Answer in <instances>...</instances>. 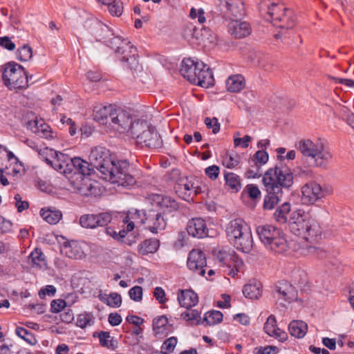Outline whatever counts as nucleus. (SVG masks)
Wrapping results in <instances>:
<instances>
[{"instance_id": "obj_1", "label": "nucleus", "mask_w": 354, "mask_h": 354, "mask_svg": "<svg viewBox=\"0 0 354 354\" xmlns=\"http://www.w3.org/2000/svg\"><path fill=\"white\" fill-rule=\"evenodd\" d=\"M91 165L96 168L102 178L118 186L132 187L136 178L129 172V164L127 160L117 162L111 158L110 151L103 147L93 149L89 155Z\"/></svg>"}, {"instance_id": "obj_2", "label": "nucleus", "mask_w": 354, "mask_h": 354, "mask_svg": "<svg viewBox=\"0 0 354 354\" xmlns=\"http://www.w3.org/2000/svg\"><path fill=\"white\" fill-rule=\"evenodd\" d=\"M181 75L192 84L209 88L214 85L213 73L209 67L202 62L185 58L181 62Z\"/></svg>"}, {"instance_id": "obj_3", "label": "nucleus", "mask_w": 354, "mask_h": 354, "mask_svg": "<svg viewBox=\"0 0 354 354\" xmlns=\"http://www.w3.org/2000/svg\"><path fill=\"white\" fill-rule=\"evenodd\" d=\"M225 232L228 241L237 250L244 253L250 252L253 245L252 233L243 219L230 221L226 225Z\"/></svg>"}, {"instance_id": "obj_4", "label": "nucleus", "mask_w": 354, "mask_h": 354, "mask_svg": "<svg viewBox=\"0 0 354 354\" xmlns=\"http://www.w3.org/2000/svg\"><path fill=\"white\" fill-rule=\"evenodd\" d=\"M304 158L311 161L310 166L326 169L332 159V154L323 142L310 139L300 140L295 145Z\"/></svg>"}, {"instance_id": "obj_5", "label": "nucleus", "mask_w": 354, "mask_h": 354, "mask_svg": "<svg viewBox=\"0 0 354 354\" xmlns=\"http://www.w3.org/2000/svg\"><path fill=\"white\" fill-rule=\"evenodd\" d=\"M293 174L290 168L282 162L268 169L262 179L265 188L279 192L283 188L288 189L293 185Z\"/></svg>"}, {"instance_id": "obj_6", "label": "nucleus", "mask_w": 354, "mask_h": 354, "mask_svg": "<svg viewBox=\"0 0 354 354\" xmlns=\"http://www.w3.org/2000/svg\"><path fill=\"white\" fill-rule=\"evenodd\" d=\"M264 18L281 30L292 29L296 24V16L293 10L274 3L268 7ZM282 35L283 32L281 31L275 34L274 37L279 39Z\"/></svg>"}, {"instance_id": "obj_7", "label": "nucleus", "mask_w": 354, "mask_h": 354, "mask_svg": "<svg viewBox=\"0 0 354 354\" xmlns=\"http://www.w3.org/2000/svg\"><path fill=\"white\" fill-rule=\"evenodd\" d=\"M257 235L266 248L276 254L285 253L289 248L287 240L280 230L271 225H259Z\"/></svg>"}, {"instance_id": "obj_8", "label": "nucleus", "mask_w": 354, "mask_h": 354, "mask_svg": "<svg viewBox=\"0 0 354 354\" xmlns=\"http://www.w3.org/2000/svg\"><path fill=\"white\" fill-rule=\"evenodd\" d=\"M289 227L294 234L307 241L320 234L310 214L302 209H297L291 213Z\"/></svg>"}, {"instance_id": "obj_9", "label": "nucleus", "mask_w": 354, "mask_h": 354, "mask_svg": "<svg viewBox=\"0 0 354 354\" xmlns=\"http://www.w3.org/2000/svg\"><path fill=\"white\" fill-rule=\"evenodd\" d=\"M131 135L136 142L141 146L156 149L161 147L162 144L161 138L155 127L143 119L138 120L133 125Z\"/></svg>"}, {"instance_id": "obj_10", "label": "nucleus", "mask_w": 354, "mask_h": 354, "mask_svg": "<svg viewBox=\"0 0 354 354\" xmlns=\"http://www.w3.org/2000/svg\"><path fill=\"white\" fill-rule=\"evenodd\" d=\"M2 78L5 85L10 90L23 89L28 86L29 78L24 68L18 64L8 63L6 64Z\"/></svg>"}, {"instance_id": "obj_11", "label": "nucleus", "mask_w": 354, "mask_h": 354, "mask_svg": "<svg viewBox=\"0 0 354 354\" xmlns=\"http://www.w3.org/2000/svg\"><path fill=\"white\" fill-rule=\"evenodd\" d=\"M136 122L137 120L133 121L132 116L128 111L116 106L111 115V121L108 127L119 133L130 131L132 133V127Z\"/></svg>"}, {"instance_id": "obj_12", "label": "nucleus", "mask_w": 354, "mask_h": 354, "mask_svg": "<svg viewBox=\"0 0 354 354\" xmlns=\"http://www.w3.org/2000/svg\"><path fill=\"white\" fill-rule=\"evenodd\" d=\"M105 45L113 49L116 55L124 54L128 52L129 57L127 58V60L131 62V64L136 62L135 59L136 47L127 39H122L121 37L114 34Z\"/></svg>"}, {"instance_id": "obj_13", "label": "nucleus", "mask_w": 354, "mask_h": 354, "mask_svg": "<svg viewBox=\"0 0 354 354\" xmlns=\"http://www.w3.org/2000/svg\"><path fill=\"white\" fill-rule=\"evenodd\" d=\"M301 200L305 204H314L325 196L321 185L315 181L305 184L301 188Z\"/></svg>"}, {"instance_id": "obj_14", "label": "nucleus", "mask_w": 354, "mask_h": 354, "mask_svg": "<svg viewBox=\"0 0 354 354\" xmlns=\"http://www.w3.org/2000/svg\"><path fill=\"white\" fill-rule=\"evenodd\" d=\"M187 265L192 271L201 276H204L205 274V268L207 266L205 254L201 250H192L189 253Z\"/></svg>"}, {"instance_id": "obj_15", "label": "nucleus", "mask_w": 354, "mask_h": 354, "mask_svg": "<svg viewBox=\"0 0 354 354\" xmlns=\"http://www.w3.org/2000/svg\"><path fill=\"white\" fill-rule=\"evenodd\" d=\"M147 215L146 227L152 233L157 234L166 227L167 218L162 212L149 209Z\"/></svg>"}, {"instance_id": "obj_16", "label": "nucleus", "mask_w": 354, "mask_h": 354, "mask_svg": "<svg viewBox=\"0 0 354 354\" xmlns=\"http://www.w3.org/2000/svg\"><path fill=\"white\" fill-rule=\"evenodd\" d=\"M88 30L97 41L106 44L111 37L114 35L112 28L98 20H93L88 24Z\"/></svg>"}, {"instance_id": "obj_17", "label": "nucleus", "mask_w": 354, "mask_h": 354, "mask_svg": "<svg viewBox=\"0 0 354 354\" xmlns=\"http://www.w3.org/2000/svg\"><path fill=\"white\" fill-rule=\"evenodd\" d=\"M111 215L107 212L84 214L80 218V223L85 228H95L106 226L111 222Z\"/></svg>"}, {"instance_id": "obj_18", "label": "nucleus", "mask_w": 354, "mask_h": 354, "mask_svg": "<svg viewBox=\"0 0 354 354\" xmlns=\"http://www.w3.org/2000/svg\"><path fill=\"white\" fill-rule=\"evenodd\" d=\"M220 10L230 19L244 15V3L242 0H221Z\"/></svg>"}, {"instance_id": "obj_19", "label": "nucleus", "mask_w": 354, "mask_h": 354, "mask_svg": "<svg viewBox=\"0 0 354 354\" xmlns=\"http://www.w3.org/2000/svg\"><path fill=\"white\" fill-rule=\"evenodd\" d=\"M273 297L281 306H286V302L290 303L294 299V288L288 281H279L273 292Z\"/></svg>"}, {"instance_id": "obj_20", "label": "nucleus", "mask_w": 354, "mask_h": 354, "mask_svg": "<svg viewBox=\"0 0 354 354\" xmlns=\"http://www.w3.org/2000/svg\"><path fill=\"white\" fill-rule=\"evenodd\" d=\"M27 128L41 138L52 139L56 136L50 127L41 118L30 120L26 123Z\"/></svg>"}, {"instance_id": "obj_21", "label": "nucleus", "mask_w": 354, "mask_h": 354, "mask_svg": "<svg viewBox=\"0 0 354 354\" xmlns=\"http://www.w3.org/2000/svg\"><path fill=\"white\" fill-rule=\"evenodd\" d=\"M153 205L160 208L163 214L171 213L178 209V204L170 196L162 194H154L151 197Z\"/></svg>"}, {"instance_id": "obj_22", "label": "nucleus", "mask_w": 354, "mask_h": 354, "mask_svg": "<svg viewBox=\"0 0 354 354\" xmlns=\"http://www.w3.org/2000/svg\"><path fill=\"white\" fill-rule=\"evenodd\" d=\"M187 231L189 235L198 239H203L208 235L205 221L201 218L189 220L187 225Z\"/></svg>"}, {"instance_id": "obj_23", "label": "nucleus", "mask_w": 354, "mask_h": 354, "mask_svg": "<svg viewBox=\"0 0 354 354\" xmlns=\"http://www.w3.org/2000/svg\"><path fill=\"white\" fill-rule=\"evenodd\" d=\"M61 252L70 259H82L86 256L82 243L76 241L64 242Z\"/></svg>"}, {"instance_id": "obj_24", "label": "nucleus", "mask_w": 354, "mask_h": 354, "mask_svg": "<svg viewBox=\"0 0 354 354\" xmlns=\"http://www.w3.org/2000/svg\"><path fill=\"white\" fill-rule=\"evenodd\" d=\"M228 30L236 39L244 38L252 32V28L249 23L234 19H231V21L229 23Z\"/></svg>"}, {"instance_id": "obj_25", "label": "nucleus", "mask_w": 354, "mask_h": 354, "mask_svg": "<svg viewBox=\"0 0 354 354\" xmlns=\"http://www.w3.org/2000/svg\"><path fill=\"white\" fill-rule=\"evenodd\" d=\"M263 329L269 336L274 337L280 342H285L288 339L287 333L277 327L276 318L272 315L268 317Z\"/></svg>"}, {"instance_id": "obj_26", "label": "nucleus", "mask_w": 354, "mask_h": 354, "mask_svg": "<svg viewBox=\"0 0 354 354\" xmlns=\"http://www.w3.org/2000/svg\"><path fill=\"white\" fill-rule=\"evenodd\" d=\"M147 211L131 209L129 211L127 215L123 220L124 223L127 224V231H132L134 229L135 224H145Z\"/></svg>"}, {"instance_id": "obj_27", "label": "nucleus", "mask_w": 354, "mask_h": 354, "mask_svg": "<svg viewBox=\"0 0 354 354\" xmlns=\"http://www.w3.org/2000/svg\"><path fill=\"white\" fill-rule=\"evenodd\" d=\"M176 189V192L185 201H189L192 195L196 196L201 192L198 185L187 179L185 181L181 180Z\"/></svg>"}, {"instance_id": "obj_28", "label": "nucleus", "mask_w": 354, "mask_h": 354, "mask_svg": "<svg viewBox=\"0 0 354 354\" xmlns=\"http://www.w3.org/2000/svg\"><path fill=\"white\" fill-rule=\"evenodd\" d=\"M115 107L116 106L113 104L95 106L93 110L94 120L101 124L109 126L111 115L115 111Z\"/></svg>"}, {"instance_id": "obj_29", "label": "nucleus", "mask_w": 354, "mask_h": 354, "mask_svg": "<svg viewBox=\"0 0 354 354\" xmlns=\"http://www.w3.org/2000/svg\"><path fill=\"white\" fill-rule=\"evenodd\" d=\"M69 170L70 175H80V178L83 180L82 176H88L90 174V162L84 161L79 157L71 158Z\"/></svg>"}, {"instance_id": "obj_30", "label": "nucleus", "mask_w": 354, "mask_h": 354, "mask_svg": "<svg viewBox=\"0 0 354 354\" xmlns=\"http://www.w3.org/2000/svg\"><path fill=\"white\" fill-rule=\"evenodd\" d=\"M181 307L189 309L198 302V295L192 290H180L177 297Z\"/></svg>"}, {"instance_id": "obj_31", "label": "nucleus", "mask_w": 354, "mask_h": 354, "mask_svg": "<svg viewBox=\"0 0 354 354\" xmlns=\"http://www.w3.org/2000/svg\"><path fill=\"white\" fill-rule=\"evenodd\" d=\"M71 158L62 153L56 151L55 158L53 159L52 165L56 171L65 174L66 176L70 175L69 165Z\"/></svg>"}, {"instance_id": "obj_32", "label": "nucleus", "mask_w": 354, "mask_h": 354, "mask_svg": "<svg viewBox=\"0 0 354 354\" xmlns=\"http://www.w3.org/2000/svg\"><path fill=\"white\" fill-rule=\"evenodd\" d=\"M268 153L265 150H258L254 155L252 162H253L257 166V170L254 171L252 169L248 171L249 176H252L254 178H259L261 176L260 167L257 165L258 163L261 165L266 164L268 160Z\"/></svg>"}, {"instance_id": "obj_33", "label": "nucleus", "mask_w": 354, "mask_h": 354, "mask_svg": "<svg viewBox=\"0 0 354 354\" xmlns=\"http://www.w3.org/2000/svg\"><path fill=\"white\" fill-rule=\"evenodd\" d=\"M243 293L246 298L257 299L262 293V285L259 281H252L244 286Z\"/></svg>"}, {"instance_id": "obj_34", "label": "nucleus", "mask_w": 354, "mask_h": 354, "mask_svg": "<svg viewBox=\"0 0 354 354\" xmlns=\"http://www.w3.org/2000/svg\"><path fill=\"white\" fill-rule=\"evenodd\" d=\"M288 330L292 336L302 338L306 334L308 325L303 321L293 320L289 324Z\"/></svg>"}, {"instance_id": "obj_35", "label": "nucleus", "mask_w": 354, "mask_h": 354, "mask_svg": "<svg viewBox=\"0 0 354 354\" xmlns=\"http://www.w3.org/2000/svg\"><path fill=\"white\" fill-rule=\"evenodd\" d=\"M224 178L225 185L228 190L236 193L241 189V183L239 176L232 172H225Z\"/></svg>"}, {"instance_id": "obj_36", "label": "nucleus", "mask_w": 354, "mask_h": 354, "mask_svg": "<svg viewBox=\"0 0 354 354\" xmlns=\"http://www.w3.org/2000/svg\"><path fill=\"white\" fill-rule=\"evenodd\" d=\"M159 241L156 239H149L142 242L138 245V253L141 255H147L156 252L159 248Z\"/></svg>"}, {"instance_id": "obj_37", "label": "nucleus", "mask_w": 354, "mask_h": 354, "mask_svg": "<svg viewBox=\"0 0 354 354\" xmlns=\"http://www.w3.org/2000/svg\"><path fill=\"white\" fill-rule=\"evenodd\" d=\"M244 86V78L241 75H232L226 80V88L230 92H239Z\"/></svg>"}, {"instance_id": "obj_38", "label": "nucleus", "mask_w": 354, "mask_h": 354, "mask_svg": "<svg viewBox=\"0 0 354 354\" xmlns=\"http://www.w3.org/2000/svg\"><path fill=\"white\" fill-rule=\"evenodd\" d=\"M99 299L111 308H118L122 304V297L117 292L107 294H100Z\"/></svg>"}, {"instance_id": "obj_39", "label": "nucleus", "mask_w": 354, "mask_h": 354, "mask_svg": "<svg viewBox=\"0 0 354 354\" xmlns=\"http://www.w3.org/2000/svg\"><path fill=\"white\" fill-rule=\"evenodd\" d=\"M267 194L264 198L263 207L268 209H272L276 204L278 203L279 198L282 196V190H270L266 188Z\"/></svg>"}, {"instance_id": "obj_40", "label": "nucleus", "mask_w": 354, "mask_h": 354, "mask_svg": "<svg viewBox=\"0 0 354 354\" xmlns=\"http://www.w3.org/2000/svg\"><path fill=\"white\" fill-rule=\"evenodd\" d=\"M40 215L47 223L50 225L57 223L62 217L61 211L52 209H41Z\"/></svg>"}, {"instance_id": "obj_41", "label": "nucleus", "mask_w": 354, "mask_h": 354, "mask_svg": "<svg viewBox=\"0 0 354 354\" xmlns=\"http://www.w3.org/2000/svg\"><path fill=\"white\" fill-rule=\"evenodd\" d=\"M29 261L32 263V267L40 269L45 268L47 263L45 256L39 248L35 249L29 256Z\"/></svg>"}, {"instance_id": "obj_42", "label": "nucleus", "mask_w": 354, "mask_h": 354, "mask_svg": "<svg viewBox=\"0 0 354 354\" xmlns=\"http://www.w3.org/2000/svg\"><path fill=\"white\" fill-rule=\"evenodd\" d=\"M290 212V203H284L276 209L274 213V217L278 223H286L288 221V214Z\"/></svg>"}, {"instance_id": "obj_43", "label": "nucleus", "mask_w": 354, "mask_h": 354, "mask_svg": "<svg viewBox=\"0 0 354 354\" xmlns=\"http://www.w3.org/2000/svg\"><path fill=\"white\" fill-rule=\"evenodd\" d=\"M39 158L45 161L48 165H52L53 159L55 158L56 151L48 147L36 148Z\"/></svg>"}, {"instance_id": "obj_44", "label": "nucleus", "mask_w": 354, "mask_h": 354, "mask_svg": "<svg viewBox=\"0 0 354 354\" xmlns=\"http://www.w3.org/2000/svg\"><path fill=\"white\" fill-rule=\"evenodd\" d=\"M223 317L221 312L212 310L205 314L204 322L209 326L215 325L222 322Z\"/></svg>"}, {"instance_id": "obj_45", "label": "nucleus", "mask_w": 354, "mask_h": 354, "mask_svg": "<svg viewBox=\"0 0 354 354\" xmlns=\"http://www.w3.org/2000/svg\"><path fill=\"white\" fill-rule=\"evenodd\" d=\"M15 333L17 336L25 340L30 345H35L37 344V339L34 335L25 328L19 326L17 327L15 329Z\"/></svg>"}, {"instance_id": "obj_46", "label": "nucleus", "mask_w": 354, "mask_h": 354, "mask_svg": "<svg viewBox=\"0 0 354 354\" xmlns=\"http://www.w3.org/2000/svg\"><path fill=\"white\" fill-rule=\"evenodd\" d=\"M93 315L90 313H84L80 314L77 317L76 325L81 328H84L86 326H92L94 324Z\"/></svg>"}, {"instance_id": "obj_47", "label": "nucleus", "mask_w": 354, "mask_h": 354, "mask_svg": "<svg viewBox=\"0 0 354 354\" xmlns=\"http://www.w3.org/2000/svg\"><path fill=\"white\" fill-rule=\"evenodd\" d=\"M181 317L192 324H198L201 321L200 313L196 310L188 309L181 314Z\"/></svg>"}, {"instance_id": "obj_48", "label": "nucleus", "mask_w": 354, "mask_h": 354, "mask_svg": "<svg viewBox=\"0 0 354 354\" xmlns=\"http://www.w3.org/2000/svg\"><path fill=\"white\" fill-rule=\"evenodd\" d=\"M32 56V48L27 44L24 45L19 48L17 52V57L21 62H26L31 59Z\"/></svg>"}, {"instance_id": "obj_49", "label": "nucleus", "mask_w": 354, "mask_h": 354, "mask_svg": "<svg viewBox=\"0 0 354 354\" xmlns=\"http://www.w3.org/2000/svg\"><path fill=\"white\" fill-rule=\"evenodd\" d=\"M178 340L175 337H171L167 339L161 346V353L162 354H169L174 351Z\"/></svg>"}, {"instance_id": "obj_50", "label": "nucleus", "mask_w": 354, "mask_h": 354, "mask_svg": "<svg viewBox=\"0 0 354 354\" xmlns=\"http://www.w3.org/2000/svg\"><path fill=\"white\" fill-rule=\"evenodd\" d=\"M240 162V157L237 153H227L223 159V164L229 169L235 167Z\"/></svg>"}, {"instance_id": "obj_51", "label": "nucleus", "mask_w": 354, "mask_h": 354, "mask_svg": "<svg viewBox=\"0 0 354 354\" xmlns=\"http://www.w3.org/2000/svg\"><path fill=\"white\" fill-rule=\"evenodd\" d=\"M108 8L112 16L120 17L123 12V3L121 0H113Z\"/></svg>"}, {"instance_id": "obj_52", "label": "nucleus", "mask_w": 354, "mask_h": 354, "mask_svg": "<svg viewBox=\"0 0 354 354\" xmlns=\"http://www.w3.org/2000/svg\"><path fill=\"white\" fill-rule=\"evenodd\" d=\"M118 57L120 59L121 62H122L124 64V66L127 68H130L131 69L135 68L137 67L138 64V55L137 53V48H136V55H135V59L136 62L134 64H131L129 61L127 60V58L129 57V53L128 52H126L124 54H117Z\"/></svg>"}, {"instance_id": "obj_53", "label": "nucleus", "mask_w": 354, "mask_h": 354, "mask_svg": "<svg viewBox=\"0 0 354 354\" xmlns=\"http://www.w3.org/2000/svg\"><path fill=\"white\" fill-rule=\"evenodd\" d=\"M168 323V319L165 315H162L156 317L153 320V330L159 333V330L164 328Z\"/></svg>"}, {"instance_id": "obj_54", "label": "nucleus", "mask_w": 354, "mask_h": 354, "mask_svg": "<svg viewBox=\"0 0 354 354\" xmlns=\"http://www.w3.org/2000/svg\"><path fill=\"white\" fill-rule=\"evenodd\" d=\"M206 127L212 130V133L216 134L220 131V123L216 118H206L205 119Z\"/></svg>"}, {"instance_id": "obj_55", "label": "nucleus", "mask_w": 354, "mask_h": 354, "mask_svg": "<svg viewBox=\"0 0 354 354\" xmlns=\"http://www.w3.org/2000/svg\"><path fill=\"white\" fill-rule=\"evenodd\" d=\"M254 354H277V348L274 346H266L256 347L253 351Z\"/></svg>"}, {"instance_id": "obj_56", "label": "nucleus", "mask_w": 354, "mask_h": 354, "mask_svg": "<svg viewBox=\"0 0 354 354\" xmlns=\"http://www.w3.org/2000/svg\"><path fill=\"white\" fill-rule=\"evenodd\" d=\"M130 298L135 301H140L142 298V288L140 286H136L129 291Z\"/></svg>"}, {"instance_id": "obj_57", "label": "nucleus", "mask_w": 354, "mask_h": 354, "mask_svg": "<svg viewBox=\"0 0 354 354\" xmlns=\"http://www.w3.org/2000/svg\"><path fill=\"white\" fill-rule=\"evenodd\" d=\"M66 306V302L63 299H55L50 304L51 312L57 313L61 312Z\"/></svg>"}, {"instance_id": "obj_58", "label": "nucleus", "mask_w": 354, "mask_h": 354, "mask_svg": "<svg viewBox=\"0 0 354 354\" xmlns=\"http://www.w3.org/2000/svg\"><path fill=\"white\" fill-rule=\"evenodd\" d=\"M153 297L160 304H165L167 301L165 292L161 287H156L154 289Z\"/></svg>"}, {"instance_id": "obj_59", "label": "nucleus", "mask_w": 354, "mask_h": 354, "mask_svg": "<svg viewBox=\"0 0 354 354\" xmlns=\"http://www.w3.org/2000/svg\"><path fill=\"white\" fill-rule=\"evenodd\" d=\"M205 173L211 180H216L220 173V168L216 165H212L205 169Z\"/></svg>"}, {"instance_id": "obj_60", "label": "nucleus", "mask_w": 354, "mask_h": 354, "mask_svg": "<svg viewBox=\"0 0 354 354\" xmlns=\"http://www.w3.org/2000/svg\"><path fill=\"white\" fill-rule=\"evenodd\" d=\"M245 191L248 192L249 196L252 199L260 198L261 192L257 185H248L245 187Z\"/></svg>"}, {"instance_id": "obj_61", "label": "nucleus", "mask_w": 354, "mask_h": 354, "mask_svg": "<svg viewBox=\"0 0 354 354\" xmlns=\"http://www.w3.org/2000/svg\"><path fill=\"white\" fill-rule=\"evenodd\" d=\"M251 137L250 136H245L243 138L235 137L234 139V147L241 145L242 148L245 149L249 146V142L251 141Z\"/></svg>"}, {"instance_id": "obj_62", "label": "nucleus", "mask_w": 354, "mask_h": 354, "mask_svg": "<svg viewBox=\"0 0 354 354\" xmlns=\"http://www.w3.org/2000/svg\"><path fill=\"white\" fill-rule=\"evenodd\" d=\"M56 292V288L53 285L46 286L39 292L40 298H44L46 295L54 296Z\"/></svg>"}, {"instance_id": "obj_63", "label": "nucleus", "mask_w": 354, "mask_h": 354, "mask_svg": "<svg viewBox=\"0 0 354 354\" xmlns=\"http://www.w3.org/2000/svg\"><path fill=\"white\" fill-rule=\"evenodd\" d=\"M0 46L9 50L15 48V44L8 37H0Z\"/></svg>"}, {"instance_id": "obj_64", "label": "nucleus", "mask_w": 354, "mask_h": 354, "mask_svg": "<svg viewBox=\"0 0 354 354\" xmlns=\"http://www.w3.org/2000/svg\"><path fill=\"white\" fill-rule=\"evenodd\" d=\"M108 320H109V324L111 326H118L119 324H120L122 319L121 316L118 313H111L109 315Z\"/></svg>"}]
</instances>
